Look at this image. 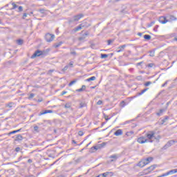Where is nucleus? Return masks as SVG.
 Returning <instances> with one entry per match:
<instances>
[{
    "label": "nucleus",
    "mask_w": 177,
    "mask_h": 177,
    "mask_svg": "<svg viewBox=\"0 0 177 177\" xmlns=\"http://www.w3.org/2000/svg\"><path fill=\"white\" fill-rule=\"evenodd\" d=\"M44 55H45V52L37 50L31 56V59H34L35 57H39V56H44Z\"/></svg>",
    "instance_id": "3"
},
{
    "label": "nucleus",
    "mask_w": 177,
    "mask_h": 177,
    "mask_svg": "<svg viewBox=\"0 0 177 177\" xmlns=\"http://www.w3.org/2000/svg\"><path fill=\"white\" fill-rule=\"evenodd\" d=\"M109 158H111V162H113V161H117L118 158H120V155L118 154H113L109 156Z\"/></svg>",
    "instance_id": "7"
},
{
    "label": "nucleus",
    "mask_w": 177,
    "mask_h": 177,
    "mask_svg": "<svg viewBox=\"0 0 177 177\" xmlns=\"http://www.w3.org/2000/svg\"><path fill=\"white\" fill-rule=\"evenodd\" d=\"M146 137L148 139V142H150V143H153V142H154L153 139H155L156 142H160V139H161V136L156 133L155 131H148L146 134Z\"/></svg>",
    "instance_id": "1"
},
{
    "label": "nucleus",
    "mask_w": 177,
    "mask_h": 177,
    "mask_svg": "<svg viewBox=\"0 0 177 177\" xmlns=\"http://www.w3.org/2000/svg\"><path fill=\"white\" fill-rule=\"evenodd\" d=\"M80 24L83 28H88V27H91V24L88 23L86 20L83 21Z\"/></svg>",
    "instance_id": "10"
},
{
    "label": "nucleus",
    "mask_w": 177,
    "mask_h": 177,
    "mask_svg": "<svg viewBox=\"0 0 177 177\" xmlns=\"http://www.w3.org/2000/svg\"><path fill=\"white\" fill-rule=\"evenodd\" d=\"M144 38L146 39V41H150V39H151V36L149 35H145Z\"/></svg>",
    "instance_id": "28"
},
{
    "label": "nucleus",
    "mask_w": 177,
    "mask_h": 177,
    "mask_svg": "<svg viewBox=\"0 0 177 177\" xmlns=\"http://www.w3.org/2000/svg\"><path fill=\"white\" fill-rule=\"evenodd\" d=\"M45 39L46 42H52L53 39H55V35L50 34V33H47L45 35Z\"/></svg>",
    "instance_id": "4"
},
{
    "label": "nucleus",
    "mask_w": 177,
    "mask_h": 177,
    "mask_svg": "<svg viewBox=\"0 0 177 177\" xmlns=\"http://www.w3.org/2000/svg\"><path fill=\"white\" fill-rule=\"evenodd\" d=\"M88 35H89V32L86 31L84 34L78 38V41H85V38H86Z\"/></svg>",
    "instance_id": "9"
},
{
    "label": "nucleus",
    "mask_w": 177,
    "mask_h": 177,
    "mask_svg": "<svg viewBox=\"0 0 177 177\" xmlns=\"http://www.w3.org/2000/svg\"><path fill=\"white\" fill-rule=\"evenodd\" d=\"M100 146V149H103V147H104V146H106V142H102L101 144H98Z\"/></svg>",
    "instance_id": "36"
},
{
    "label": "nucleus",
    "mask_w": 177,
    "mask_h": 177,
    "mask_svg": "<svg viewBox=\"0 0 177 177\" xmlns=\"http://www.w3.org/2000/svg\"><path fill=\"white\" fill-rule=\"evenodd\" d=\"M155 23L156 22L154 21L151 22V24L148 25V27H151L152 26H154Z\"/></svg>",
    "instance_id": "56"
},
{
    "label": "nucleus",
    "mask_w": 177,
    "mask_h": 177,
    "mask_svg": "<svg viewBox=\"0 0 177 177\" xmlns=\"http://www.w3.org/2000/svg\"><path fill=\"white\" fill-rule=\"evenodd\" d=\"M78 135H79V136H84V131H79Z\"/></svg>",
    "instance_id": "48"
},
{
    "label": "nucleus",
    "mask_w": 177,
    "mask_h": 177,
    "mask_svg": "<svg viewBox=\"0 0 177 177\" xmlns=\"http://www.w3.org/2000/svg\"><path fill=\"white\" fill-rule=\"evenodd\" d=\"M169 147H171V146L168 142H167V144L162 148V150H167Z\"/></svg>",
    "instance_id": "31"
},
{
    "label": "nucleus",
    "mask_w": 177,
    "mask_h": 177,
    "mask_svg": "<svg viewBox=\"0 0 177 177\" xmlns=\"http://www.w3.org/2000/svg\"><path fill=\"white\" fill-rule=\"evenodd\" d=\"M167 143L169 145L170 147L173 146V145L175 144V140H169L167 142Z\"/></svg>",
    "instance_id": "33"
},
{
    "label": "nucleus",
    "mask_w": 177,
    "mask_h": 177,
    "mask_svg": "<svg viewBox=\"0 0 177 177\" xmlns=\"http://www.w3.org/2000/svg\"><path fill=\"white\" fill-rule=\"evenodd\" d=\"M107 42H108L107 45H111V44L114 42V39H109Z\"/></svg>",
    "instance_id": "41"
},
{
    "label": "nucleus",
    "mask_w": 177,
    "mask_h": 177,
    "mask_svg": "<svg viewBox=\"0 0 177 177\" xmlns=\"http://www.w3.org/2000/svg\"><path fill=\"white\" fill-rule=\"evenodd\" d=\"M64 107H65V109H71V103H70V102L66 103V104H65Z\"/></svg>",
    "instance_id": "35"
},
{
    "label": "nucleus",
    "mask_w": 177,
    "mask_h": 177,
    "mask_svg": "<svg viewBox=\"0 0 177 177\" xmlns=\"http://www.w3.org/2000/svg\"><path fill=\"white\" fill-rule=\"evenodd\" d=\"M18 12H23V6H18Z\"/></svg>",
    "instance_id": "46"
},
{
    "label": "nucleus",
    "mask_w": 177,
    "mask_h": 177,
    "mask_svg": "<svg viewBox=\"0 0 177 177\" xmlns=\"http://www.w3.org/2000/svg\"><path fill=\"white\" fill-rule=\"evenodd\" d=\"M84 17V15L82 14H78L77 15H75L73 17V19L69 21L70 23H73L74 21H78L80 19H82Z\"/></svg>",
    "instance_id": "5"
},
{
    "label": "nucleus",
    "mask_w": 177,
    "mask_h": 177,
    "mask_svg": "<svg viewBox=\"0 0 177 177\" xmlns=\"http://www.w3.org/2000/svg\"><path fill=\"white\" fill-rule=\"evenodd\" d=\"M66 93H67V91H62L61 95H62V96H63V95H66Z\"/></svg>",
    "instance_id": "62"
},
{
    "label": "nucleus",
    "mask_w": 177,
    "mask_h": 177,
    "mask_svg": "<svg viewBox=\"0 0 177 177\" xmlns=\"http://www.w3.org/2000/svg\"><path fill=\"white\" fill-rule=\"evenodd\" d=\"M165 120L166 121H168V120H169V116H165Z\"/></svg>",
    "instance_id": "60"
},
{
    "label": "nucleus",
    "mask_w": 177,
    "mask_h": 177,
    "mask_svg": "<svg viewBox=\"0 0 177 177\" xmlns=\"http://www.w3.org/2000/svg\"><path fill=\"white\" fill-rule=\"evenodd\" d=\"M114 175L113 171H106L105 173L102 174V177H111Z\"/></svg>",
    "instance_id": "14"
},
{
    "label": "nucleus",
    "mask_w": 177,
    "mask_h": 177,
    "mask_svg": "<svg viewBox=\"0 0 177 177\" xmlns=\"http://www.w3.org/2000/svg\"><path fill=\"white\" fill-rule=\"evenodd\" d=\"M151 82H145V86H150V85H151Z\"/></svg>",
    "instance_id": "43"
},
{
    "label": "nucleus",
    "mask_w": 177,
    "mask_h": 177,
    "mask_svg": "<svg viewBox=\"0 0 177 177\" xmlns=\"http://www.w3.org/2000/svg\"><path fill=\"white\" fill-rule=\"evenodd\" d=\"M153 157H149L147 158L142 162H139L138 163V167H145V165H147V164H149V162H151V161L153 160Z\"/></svg>",
    "instance_id": "2"
},
{
    "label": "nucleus",
    "mask_w": 177,
    "mask_h": 177,
    "mask_svg": "<svg viewBox=\"0 0 177 177\" xmlns=\"http://www.w3.org/2000/svg\"><path fill=\"white\" fill-rule=\"evenodd\" d=\"M17 133H19V132H21V128L19 129H17V130H15Z\"/></svg>",
    "instance_id": "64"
},
{
    "label": "nucleus",
    "mask_w": 177,
    "mask_h": 177,
    "mask_svg": "<svg viewBox=\"0 0 177 177\" xmlns=\"http://www.w3.org/2000/svg\"><path fill=\"white\" fill-rule=\"evenodd\" d=\"M153 66H154L153 63H150L148 64V67H150V68L153 67Z\"/></svg>",
    "instance_id": "58"
},
{
    "label": "nucleus",
    "mask_w": 177,
    "mask_h": 177,
    "mask_svg": "<svg viewBox=\"0 0 177 177\" xmlns=\"http://www.w3.org/2000/svg\"><path fill=\"white\" fill-rule=\"evenodd\" d=\"M68 66V67H71V68L74 67V62L71 61Z\"/></svg>",
    "instance_id": "40"
},
{
    "label": "nucleus",
    "mask_w": 177,
    "mask_h": 177,
    "mask_svg": "<svg viewBox=\"0 0 177 177\" xmlns=\"http://www.w3.org/2000/svg\"><path fill=\"white\" fill-rule=\"evenodd\" d=\"M109 56V54H103V53H102V54H101V59H106V58H107Z\"/></svg>",
    "instance_id": "32"
},
{
    "label": "nucleus",
    "mask_w": 177,
    "mask_h": 177,
    "mask_svg": "<svg viewBox=\"0 0 177 177\" xmlns=\"http://www.w3.org/2000/svg\"><path fill=\"white\" fill-rule=\"evenodd\" d=\"M165 122H167V120H165V119H162L160 122V125H164V124H165Z\"/></svg>",
    "instance_id": "45"
},
{
    "label": "nucleus",
    "mask_w": 177,
    "mask_h": 177,
    "mask_svg": "<svg viewBox=\"0 0 177 177\" xmlns=\"http://www.w3.org/2000/svg\"><path fill=\"white\" fill-rule=\"evenodd\" d=\"M62 45H63V41H59V42H58V43H55V44H54V46H55V48H59V46H62Z\"/></svg>",
    "instance_id": "27"
},
{
    "label": "nucleus",
    "mask_w": 177,
    "mask_h": 177,
    "mask_svg": "<svg viewBox=\"0 0 177 177\" xmlns=\"http://www.w3.org/2000/svg\"><path fill=\"white\" fill-rule=\"evenodd\" d=\"M34 96H35V94L34 93H30L29 95L28 99H32V97H34Z\"/></svg>",
    "instance_id": "47"
},
{
    "label": "nucleus",
    "mask_w": 177,
    "mask_h": 177,
    "mask_svg": "<svg viewBox=\"0 0 177 177\" xmlns=\"http://www.w3.org/2000/svg\"><path fill=\"white\" fill-rule=\"evenodd\" d=\"M159 21L162 24H165L168 23V19L167 18V17H160L159 19Z\"/></svg>",
    "instance_id": "11"
},
{
    "label": "nucleus",
    "mask_w": 177,
    "mask_h": 177,
    "mask_svg": "<svg viewBox=\"0 0 177 177\" xmlns=\"http://www.w3.org/2000/svg\"><path fill=\"white\" fill-rule=\"evenodd\" d=\"M125 48H127V45H125V44L120 46L119 47H118L116 52L118 53H120V52H123L124 49H125Z\"/></svg>",
    "instance_id": "16"
},
{
    "label": "nucleus",
    "mask_w": 177,
    "mask_h": 177,
    "mask_svg": "<svg viewBox=\"0 0 177 177\" xmlns=\"http://www.w3.org/2000/svg\"><path fill=\"white\" fill-rule=\"evenodd\" d=\"M95 80H96V77L92 76L91 77H89V78L86 79V82H91V81H95Z\"/></svg>",
    "instance_id": "24"
},
{
    "label": "nucleus",
    "mask_w": 177,
    "mask_h": 177,
    "mask_svg": "<svg viewBox=\"0 0 177 177\" xmlns=\"http://www.w3.org/2000/svg\"><path fill=\"white\" fill-rule=\"evenodd\" d=\"M15 133H17L16 130H14V131H12L9 132V133H8V136H10V135H15Z\"/></svg>",
    "instance_id": "38"
},
{
    "label": "nucleus",
    "mask_w": 177,
    "mask_h": 177,
    "mask_svg": "<svg viewBox=\"0 0 177 177\" xmlns=\"http://www.w3.org/2000/svg\"><path fill=\"white\" fill-rule=\"evenodd\" d=\"M100 146V149H103V147H104V146H106V142H102L101 144H98Z\"/></svg>",
    "instance_id": "37"
},
{
    "label": "nucleus",
    "mask_w": 177,
    "mask_h": 177,
    "mask_svg": "<svg viewBox=\"0 0 177 177\" xmlns=\"http://www.w3.org/2000/svg\"><path fill=\"white\" fill-rule=\"evenodd\" d=\"M137 142L138 143H140L141 145H143V143H147L149 142V140L146 139V138L142 136L137 139Z\"/></svg>",
    "instance_id": "6"
},
{
    "label": "nucleus",
    "mask_w": 177,
    "mask_h": 177,
    "mask_svg": "<svg viewBox=\"0 0 177 177\" xmlns=\"http://www.w3.org/2000/svg\"><path fill=\"white\" fill-rule=\"evenodd\" d=\"M82 28H84L82 27V26H81V24H80L77 27L73 28L71 30V34H75V32L82 30Z\"/></svg>",
    "instance_id": "8"
},
{
    "label": "nucleus",
    "mask_w": 177,
    "mask_h": 177,
    "mask_svg": "<svg viewBox=\"0 0 177 177\" xmlns=\"http://www.w3.org/2000/svg\"><path fill=\"white\" fill-rule=\"evenodd\" d=\"M53 71H55V70H53V69L49 70L48 71L47 74H48V75H50V74H52L53 73Z\"/></svg>",
    "instance_id": "50"
},
{
    "label": "nucleus",
    "mask_w": 177,
    "mask_h": 177,
    "mask_svg": "<svg viewBox=\"0 0 177 177\" xmlns=\"http://www.w3.org/2000/svg\"><path fill=\"white\" fill-rule=\"evenodd\" d=\"M149 56L151 57H154V52H153V51H150L149 52Z\"/></svg>",
    "instance_id": "51"
},
{
    "label": "nucleus",
    "mask_w": 177,
    "mask_h": 177,
    "mask_svg": "<svg viewBox=\"0 0 177 177\" xmlns=\"http://www.w3.org/2000/svg\"><path fill=\"white\" fill-rule=\"evenodd\" d=\"M147 91H149V88H145L143 90H142L140 92L137 93L136 96H141V95H143V93H145V92H147Z\"/></svg>",
    "instance_id": "21"
},
{
    "label": "nucleus",
    "mask_w": 177,
    "mask_h": 177,
    "mask_svg": "<svg viewBox=\"0 0 177 177\" xmlns=\"http://www.w3.org/2000/svg\"><path fill=\"white\" fill-rule=\"evenodd\" d=\"M24 41H23V39H19L17 40V45H23Z\"/></svg>",
    "instance_id": "29"
},
{
    "label": "nucleus",
    "mask_w": 177,
    "mask_h": 177,
    "mask_svg": "<svg viewBox=\"0 0 177 177\" xmlns=\"http://www.w3.org/2000/svg\"><path fill=\"white\" fill-rule=\"evenodd\" d=\"M177 173V169H171L166 173V175H173V174Z\"/></svg>",
    "instance_id": "20"
},
{
    "label": "nucleus",
    "mask_w": 177,
    "mask_h": 177,
    "mask_svg": "<svg viewBox=\"0 0 177 177\" xmlns=\"http://www.w3.org/2000/svg\"><path fill=\"white\" fill-rule=\"evenodd\" d=\"M104 118H105L106 121H109V120H110V118H109L108 115H105Z\"/></svg>",
    "instance_id": "59"
},
{
    "label": "nucleus",
    "mask_w": 177,
    "mask_h": 177,
    "mask_svg": "<svg viewBox=\"0 0 177 177\" xmlns=\"http://www.w3.org/2000/svg\"><path fill=\"white\" fill-rule=\"evenodd\" d=\"M168 85V81H166L163 84H162V87L164 88V86H167Z\"/></svg>",
    "instance_id": "54"
},
{
    "label": "nucleus",
    "mask_w": 177,
    "mask_h": 177,
    "mask_svg": "<svg viewBox=\"0 0 177 177\" xmlns=\"http://www.w3.org/2000/svg\"><path fill=\"white\" fill-rule=\"evenodd\" d=\"M24 138L23 136L21 134H18L17 136H15V142H20L21 140H23Z\"/></svg>",
    "instance_id": "17"
},
{
    "label": "nucleus",
    "mask_w": 177,
    "mask_h": 177,
    "mask_svg": "<svg viewBox=\"0 0 177 177\" xmlns=\"http://www.w3.org/2000/svg\"><path fill=\"white\" fill-rule=\"evenodd\" d=\"M85 89H86V86L82 85V88L76 90V92H84V91H85Z\"/></svg>",
    "instance_id": "23"
},
{
    "label": "nucleus",
    "mask_w": 177,
    "mask_h": 177,
    "mask_svg": "<svg viewBox=\"0 0 177 177\" xmlns=\"http://www.w3.org/2000/svg\"><path fill=\"white\" fill-rule=\"evenodd\" d=\"M167 21H176L177 20V18L174 15H167Z\"/></svg>",
    "instance_id": "13"
},
{
    "label": "nucleus",
    "mask_w": 177,
    "mask_h": 177,
    "mask_svg": "<svg viewBox=\"0 0 177 177\" xmlns=\"http://www.w3.org/2000/svg\"><path fill=\"white\" fill-rule=\"evenodd\" d=\"M37 12H39V13H41V15H45V13H46V10L44 8H40L37 10Z\"/></svg>",
    "instance_id": "26"
},
{
    "label": "nucleus",
    "mask_w": 177,
    "mask_h": 177,
    "mask_svg": "<svg viewBox=\"0 0 177 177\" xmlns=\"http://www.w3.org/2000/svg\"><path fill=\"white\" fill-rule=\"evenodd\" d=\"M12 9H16L17 8H19V6H17V4L15 3H12Z\"/></svg>",
    "instance_id": "42"
},
{
    "label": "nucleus",
    "mask_w": 177,
    "mask_h": 177,
    "mask_svg": "<svg viewBox=\"0 0 177 177\" xmlns=\"http://www.w3.org/2000/svg\"><path fill=\"white\" fill-rule=\"evenodd\" d=\"M91 153H95V150H100V147L99 145L93 146L91 148Z\"/></svg>",
    "instance_id": "19"
},
{
    "label": "nucleus",
    "mask_w": 177,
    "mask_h": 177,
    "mask_svg": "<svg viewBox=\"0 0 177 177\" xmlns=\"http://www.w3.org/2000/svg\"><path fill=\"white\" fill-rule=\"evenodd\" d=\"M77 81H78L77 79H75L73 81H71L69 84H68V86H73V85H74V84H77Z\"/></svg>",
    "instance_id": "25"
},
{
    "label": "nucleus",
    "mask_w": 177,
    "mask_h": 177,
    "mask_svg": "<svg viewBox=\"0 0 177 177\" xmlns=\"http://www.w3.org/2000/svg\"><path fill=\"white\" fill-rule=\"evenodd\" d=\"M28 15L27 13H24L22 19L24 20V19H26V17H27Z\"/></svg>",
    "instance_id": "57"
},
{
    "label": "nucleus",
    "mask_w": 177,
    "mask_h": 177,
    "mask_svg": "<svg viewBox=\"0 0 177 177\" xmlns=\"http://www.w3.org/2000/svg\"><path fill=\"white\" fill-rule=\"evenodd\" d=\"M34 131L35 132H39V127L38 126H35L34 127Z\"/></svg>",
    "instance_id": "39"
},
{
    "label": "nucleus",
    "mask_w": 177,
    "mask_h": 177,
    "mask_svg": "<svg viewBox=\"0 0 177 177\" xmlns=\"http://www.w3.org/2000/svg\"><path fill=\"white\" fill-rule=\"evenodd\" d=\"M20 150H21V148L20 147H16L15 149V151H16L17 153H19V151H20Z\"/></svg>",
    "instance_id": "49"
},
{
    "label": "nucleus",
    "mask_w": 177,
    "mask_h": 177,
    "mask_svg": "<svg viewBox=\"0 0 177 177\" xmlns=\"http://www.w3.org/2000/svg\"><path fill=\"white\" fill-rule=\"evenodd\" d=\"M167 110V109H160V111L156 113V115L158 116V117H161V115H162L164 114V113H165V111Z\"/></svg>",
    "instance_id": "18"
},
{
    "label": "nucleus",
    "mask_w": 177,
    "mask_h": 177,
    "mask_svg": "<svg viewBox=\"0 0 177 177\" xmlns=\"http://www.w3.org/2000/svg\"><path fill=\"white\" fill-rule=\"evenodd\" d=\"M13 104H15L13 102H9L8 104H6V107L12 109V107H13Z\"/></svg>",
    "instance_id": "34"
},
{
    "label": "nucleus",
    "mask_w": 177,
    "mask_h": 177,
    "mask_svg": "<svg viewBox=\"0 0 177 177\" xmlns=\"http://www.w3.org/2000/svg\"><path fill=\"white\" fill-rule=\"evenodd\" d=\"M67 70H68V65H66L64 67L63 71H67Z\"/></svg>",
    "instance_id": "52"
},
{
    "label": "nucleus",
    "mask_w": 177,
    "mask_h": 177,
    "mask_svg": "<svg viewBox=\"0 0 177 177\" xmlns=\"http://www.w3.org/2000/svg\"><path fill=\"white\" fill-rule=\"evenodd\" d=\"M71 55H73V56H77V52L75 51H71Z\"/></svg>",
    "instance_id": "53"
},
{
    "label": "nucleus",
    "mask_w": 177,
    "mask_h": 177,
    "mask_svg": "<svg viewBox=\"0 0 177 177\" xmlns=\"http://www.w3.org/2000/svg\"><path fill=\"white\" fill-rule=\"evenodd\" d=\"M83 107H86V104L85 102H80L79 109H83Z\"/></svg>",
    "instance_id": "30"
},
{
    "label": "nucleus",
    "mask_w": 177,
    "mask_h": 177,
    "mask_svg": "<svg viewBox=\"0 0 177 177\" xmlns=\"http://www.w3.org/2000/svg\"><path fill=\"white\" fill-rule=\"evenodd\" d=\"M115 136H121L122 135V130L118 129L114 133Z\"/></svg>",
    "instance_id": "22"
},
{
    "label": "nucleus",
    "mask_w": 177,
    "mask_h": 177,
    "mask_svg": "<svg viewBox=\"0 0 177 177\" xmlns=\"http://www.w3.org/2000/svg\"><path fill=\"white\" fill-rule=\"evenodd\" d=\"M156 167H157V165H151L150 167H149L148 168H147L145 171H147V174H150V172H151V171H154V169H156Z\"/></svg>",
    "instance_id": "12"
},
{
    "label": "nucleus",
    "mask_w": 177,
    "mask_h": 177,
    "mask_svg": "<svg viewBox=\"0 0 177 177\" xmlns=\"http://www.w3.org/2000/svg\"><path fill=\"white\" fill-rule=\"evenodd\" d=\"M53 113V110H45V111H42L39 113V116L41 115H44L45 114H48V113Z\"/></svg>",
    "instance_id": "15"
},
{
    "label": "nucleus",
    "mask_w": 177,
    "mask_h": 177,
    "mask_svg": "<svg viewBox=\"0 0 177 177\" xmlns=\"http://www.w3.org/2000/svg\"><path fill=\"white\" fill-rule=\"evenodd\" d=\"M143 64V62L137 63V66H141Z\"/></svg>",
    "instance_id": "63"
},
{
    "label": "nucleus",
    "mask_w": 177,
    "mask_h": 177,
    "mask_svg": "<svg viewBox=\"0 0 177 177\" xmlns=\"http://www.w3.org/2000/svg\"><path fill=\"white\" fill-rule=\"evenodd\" d=\"M97 106H100V105L103 104V101H102L100 100H98L97 102Z\"/></svg>",
    "instance_id": "44"
},
{
    "label": "nucleus",
    "mask_w": 177,
    "mask_h": 177,
    "mask_svg": "<svg viewBox=\"0 0 177 177\" xmlns=\"http://www.w3.org/2000/svg\"><path fill=\"white\" fill-rule=\"evenodd\" d=\"M165 120L166 121H168V120H169V116H165Z\"/></svg>",
    "instance_id": "61"
},
{
    "label": "nucleus",
    "mask_w": 177,
    "mask_h": 177,
    "mask_svg": "<svg viewBox=\"0 0 177 177\" xmlns=\"http://www.w3.org/2000/svg\"><path fill=\"white\" fill-rule=\"evenodd\" d=\"M158 29V25H156L154 28H153V31H155L156 32H157V30Z\"/></svg>",
    "instance_id": "55"
}]
</instances>
